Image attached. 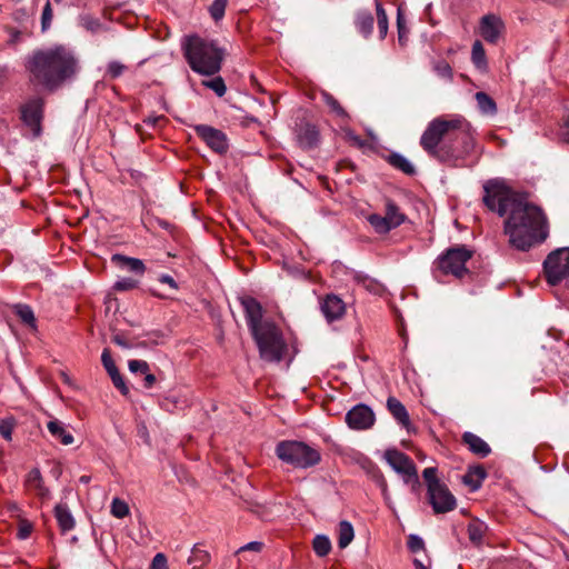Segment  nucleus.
<instances>
[{
	"label": "nucleus",
	"mask_w": 569,
	"mask_h": 569,
	"mask_svg": "<svg viewBox=\"0 0 569 569\" xmlns=\"http://www.w3.org/2000/svg\"><path fill=\"white\" fill-rule=\"evenodd\" d=\"M471 61L478 70H480L482 72L488 70V60H487L486 51H485L483 44L480 40H476L472 43Z\"/></svg>",
	"instance_id": "28"
},
{
	"label": "nucleus",
	"mask_w": 569,
	"mask_h": 569,
	"mask_svg": "<svg viewBox=\"0 0 569 569\" xmlns=\"http://www.w3.org/2000/svg\"><path fill=\"white\" fill-rule=\"evenodd\" d=\"M244 311V318L250 330L253 333L261 329L267 320H262L263 310L261 303L253 297L247 296L240 299Z\"/></svg>",
	"instance_id": "15"
},
{
	"label": "nucleus",
	"mask_w": 569,
	"mask_h": 569,
	"mask_svg": "<svg viewBox=\"0 0 569 569\" xmlns=\"http://www.w3.org/2000/svg\"><path fill=\"white\" fill-rule=\"evenodd\" d=\"M106 371L109 373V376H110V378H111V379H113L114 377H117L118 375H120V372H119V370H118L117 366H116V367H113L112 369H110V370H106Z\"/></svg>",
	"instance_id": "61"
},
{
	"label": "nucleus",
	"mask_w": 569,
	"mask_h": 569,
	"mask_svg": "<svg viewBox=\"0 0 569 569\" xmlns=\"http://www.w3.org/2000/svg\"><path fill=\"white\" fill-rule=\"evenodd\" d=\"M193 129L197 136L214 152L222 154L228 151V139L221 130L208 124H197Z\"/></svg>",
	"instance_id": "12"
},
{
	"label": "nucleus",
	"mask_w": 569,
	"mask_h": 569,
	"mask_svg": "<svg viewBox=\"0 0 569 569\" xmlns=\"http://www.w3.org/2000/svg\"><path fill=\"white\" fill-rule=\"evenodd\" d=\"M112 341H113L117 346H119V347H121V348H124V349H130V348H131V345H130V343H128V342L126 341V339H124L123 337L119 336V335L113 336Z\"/></svg>",
	"instance_id": "57"
},
{
	"label": "nucleus",
	"mask_w": 569,
	"mask_h": 569,
	"mask_svg": "<svg viewBox=\"0 0 569 569\" xmlns=\"http://www.w3.org/2000/svg\"><path fill=\"white\" fill-rule=\"evenodd\" d=\"M297 140L301 148L312 149L320 142V133L315 124L301 122L297 128Z\"/></svg>",
	"instance_id": "18"
},
{
	"label": "nucleus",
	"mask_w": 569,
	"mask_h": 569,
	"mask_svg": "<svg viewBox=\"0 0 569 569\" xmlns=\"http://www.w3.org/2000/svg\"><path fill=\"white\" fill-rule=\"evenodd\" d=\"M379 38L383 40L388 33V16L379 0H375Z\"/></svg>",
	"instance_id": "32"
},
{
	"label": "nucleus",
	"mask_w": 569,
	"mask_h": 569,
	"mask_svg": "<svg viewBox=\"0 0 569 569\" xmlns=\"http://www.w3.org/2000/svg\"><path fill=\"white\" fill-rule=\"evenodd\" d=\"M251 336L257 343L261 359L269 362L282 360L287 345L281 330L274 322L267 320L264 326Z\"/></svg>",
	"instance_id": "6"
},
{
	"label": "nucleus",
	"mask_w": 569,
	"mask_h": 569,
	"mask_svg": "<svg viewBox=\"0 0 569 569\" xmlns=\"http://www.w3.org/2000/svg\"><path fill=\"white\" fill-rule=\"evenodd\" d=\"M505 31L506 24L498 14L488 13L481 17L478 32L486 42L497 44Z\"/></svg>",
	"instance_id": "11"
},
{
	"label": "nucleus",
	"mask_w": 569,
	"mask_h": 569,
	"mask_svg": "<svg viewBox=\"0 0 569 569\" xmlns=\"http://www.w3.org/2000/svg\"><path fill=\"white\" fill-rule=\"evenodd\" d=\"M54 516L63 532L70 531L74 528V518L67 505H57L54 508Z\"/></svg>",
	"instance_id": "24"
},
{
	"label": "nucleus",
	"mask_w": 569,
	"mask_h": 569,
	"mask_svg": "<svg viewBox=\"0 0 569 569\" xmlns=\"http://www.w3.org/2000/svg\"><path fill=\"white\" fill-rule=\"evenodd\" d=\"M387 408L391 416L401 425L407 431H410L411 421L406 407L395 397L387 399Z\"/></svg>",
	"instance_id": "20"
},
{
	"label": "nucleus",
	"mask_w": 569,
	"mask_h": 569,
	"mask_svg": "<svg viewBox=\"0 0 569 569\" xmlns=\"http://www.w3.org/2000/svg\"><path fill=\"white\" fill-rule=\"evenodd\" d=\"M472 251L466 246H457L447 249L435 261L433 277L438 279V273L452 274L456 278H462L468 273L466 263L471 259Z\"/></svg>",
	"instance_id": "7"
},
{
	"label": "nucleus",
	"mask_w": 569,
	"mask_h": 569,
	"mask_svg": "<svg viewBox=\"0 0 569 569\" xmlns=\"http://www.w3.org/2000/svg\"><path fill=\"white\" fill-rule=\"evenodd\" d=\"M320 309L328 322H333L343 317L346 312V303L337 295H327L321 303Z\"/></svg>",
	"instance_id": "17"
},
{
	"label": "nucleus",
	"mask_w": 569,
	"mask_h": 569,
	"mask_svg": "<svg viewBox=\"0 0 569 569\" xmlns=\"http://www.w3.org/2000/svg\"><path fill=\"white\" fill-rule=\"evenodd\" d=\"M387 161L395 169L403 172L407 176L416 174V167L405 156L398 152H392L387 157Z\"/></svg>",
	"instance_id": "25"
},
{
	"label": "nucleus",
	"mask_w": 569,
	"mask_h": 569,
	"mask_svg": "<svg viewBox=\"0 0 569 569\" xmlns=\"http://www.w3.org/2000/svg\"><path fill=\"white\" fill-rule=\"evenodd\" d=\"M397 27H398L399 40L401 41L402 38L405 37L407 30L405 28V20H403V17H402L400 10H398V14H397Z\"/></svg>",
	"instance_id": "55"
},
{
	"label": "nucleus",
	"mask_w": 569,
	"mask_h": 569,
	"mask_svg": "<svg viewBox=\"0 0 569 569\" xmlns=\"http://www.w3.org/2000/svg\"><path fill=\"white\" fill-rule=\"evenodd\" d=\"M346 422L355 430L369 429L375 423V413L367 405L359 403L347 412Z\"/></svg>",
	"instance_id": "16"
},
{
	"label": "nucleus",
	"mask_w": 569,
	"mask_h": 569,
	"mask_svg": "<svg viewBox=\"0 0 569 569\" xmlns=\"http://www.w3.org/2000/svg\"><path fill=\"white\" fill-rule=\"evenodd\" d=\"M413 565H415L416 569H428L429 568V561H427V563H426L422 560H420L419 558H415Z\"/></svg>",
	"instance_id": "59"
},
{
	"label": "nucleus",
	"mask_w": 569,
	"mask_h": 569,
	"mask_svg": "<svg viewBox=\"0 0 569 569\" xmlns=\"http://www.w3.org/2000/svg\"><path fill=\"white\" fill-rule=\"evenodd\" d=\"M475 98H476L478 108L482 113L490 114V116L497 113V104H496L495 100L490 96H488L486 92H482V91L477 92Z\"/></svg>",
	"instance_id": "31"
},
{
	"label": "nucleus",
	"mask_w": 569,
	"mask_h": 569,
	"mask_svg": "<svg viewBox=\"0 0 569 569\" xmlns=\"http://www.w3.org/2000/svg\"><path fill=\"white\" fill-rule=\"evenodd\" d=\"M14 311L22 322L31 327L36 326V318L33 311L28 305H16Z\"/></svg>",
	"instance_id": "35"
},
{
	"label": "nucleus",
	"mask_w": 569,
	"mask_h": 569,
	"mask_svg": "<svg viewBox=\"0 0 569 569\" xmlns=\"http://www.w3.org/2000/svg\"><path fill=\"white\" fill-rule=\"evenodd\" d=\"M27 485L29 489L36 491L41 498H46L49 495V490L43 485L42 476L39 469H32L27 476Z\"/></svg>",
	"instance_id": "27"
},
{
	"label": "nucleus",
	"mask_w": 569,
	"mask_h": 569,
	"mask_svg": "<svg viewBox=\"0 0 569 569\" xmlns=\"http://www.w3.org/2000/svg\"><path fill=\"white\" fill-rule=\"evenodd\" d=\"M487 477V472L481 466L469 467L467 473L463 476V482L471 488L478 490L482 481Z\"/></svg>",
	"instance_id": "26"
},
{
	"label": "nucleus",
	"mask_w": 569,
	"mask_h": 569,
	"mask_svg": "<svg viewBox=\"0 0 569 569\" xmlns=\"http://www.w3.org/2000/svg\"><path fill=\"white\" fill-rule=\"evenodd\" d=\"M482 201L488 210L506 217L503 231L511 247L528 251L549 237V220L541 207L528 194L512 190L501 179H489L483 186Z\"/></svg>",
	"instance_id": "1"
},
{
	"label": "nucleus",
	"mask_w": 569,
	"mask_h": 569,
	"mask_svg": "<svg viewBox=\"0 0 569 569\" xmlns=\"http://www.w3.org/2000/svg\"><path fill=\"white\" fill-rule=\"evenodd\" d=\"M355 538V530L351 522L342 520L338 526V546L340 549L347 548Z\"/></svg>",
	"instance_id": "30"
},
{
	"label": "nucleus",
	"mask_w": 569,
	"mask_h": 569,
	"mask_svg": "<svg viewBox=\"0 0 569 569\" xmlns=\"http://www.w3.org/2000/svg\"><path fill=\"white\" fill-rule=\"evenodd\" d=\"M79 480L82 483H88L90 481V477L89 476H81Z\"/></svg>",
	"instance_id": "64"
},
{
	"label": "nucleus",
	"mask_w": 569,
	"mask_h": 569,
	"mask_svg": "<svg viewBox=\"0 0 569 569\" xmlns=\"http://www.w3.org/2000/svg\"><path fill=\"white\" fill-rule=\"evenodd\" d=\"M543 271L549 284L557 286L569 279V248L551 251L543 261Z\"/></svg>",
	"instance_id": "8"
},
{
	"label": "nucleus",
	"mask_w": 569,
	"mask_h": 569,
	"mask_svg": "<svg viewBox=\"0 0 569 569\" xmlns=\"http://www.w3.org/2000/svg\"><path fill=\"white\" fill-rule=\"evenodd\" d=\"M51 436L59 440L62 445L69 446L73 443L74 438L72 433L66 428L64 423L58 419L50 420L47 425Z\"/></svg>",
	"instance_id": "23"
},
{
	"label": "nucleus",
	"mask_w": 569,
	"mask_h": 569,
	"mask_svg": "<svg viewBox=\"0 0 569 569\" xmlns=\"http://www.w3.org/2000/svg\"><path fill=\"white\" fill-rule=\"evenodd\" d=\"M111 380H112L114 387L117 389H119L122 395L127 396L129 393V389L126 386V382H124V380H123L121 375H118L117 377H114Z\"/></svg>",
	"instance_id": "52"
},
{
	"label": "nucleus",
	"mask_w": 569,
	"mask_h": 569,
	"mask_svg": "<svg viewBox=\"0 0 569 569\" xmlns=\"http://www.w3.org/2000/svg\"><path fill=\"white\" fill-rule=\"evenodd\" d=\"M263 543L260 541H251L242 547H240L237 551V553L243 552V551H253V552H260L262 550Z\"/></svg>",
	"instance_id": "50"
},
{
	"label": "nucleus",
	"mask_w": 569,
	"mask_h": 569,
	"mask_svg": "<svg viewBox=\"0 0 569 569\" xmlns=\"http://www.w3.org/2000/svg\"><path fill=\"white\" fill-rule=\"evenodd\" d=\"M111 261L116 263L119 268L126 269L139 276H142L146 271V266L143 261L138 258H131L116 253L111 257Z\"/></svg>",
	"instance_id": "21"
},
{
	"label": "nucleus",
	"mask_w": 569,
	"mask_h": 569,
	"mask_svg": "<svg viewBox=\"0 0 569 569\" xmlns=\"http://www.w3.org/2000/svg\"><path fill=\"white\" fill-rule=\"evenodd\" d=\"M14 428V421L12 419L0 420V435L8 441L11 440V435Z\"/></svg>",
	"instance_id": "47"
},
{
	"label": "nucleus",
	"mask_w": 569,
	"mask_h": 569,
	"mask_svg": "<svg viewBox=\"0 0 569 569\" xmlns=\"http://www.w3.org/2000/svg\"><path fill=\"white\" fill-rule=\"evenodd\" d=\"M487 530L488 526L483 521L472 520L468 525V536L470 541L476 546H481Z\"/></svg>",
	"instance_id": "29"
},
{
	"label": "nucleus",
	"mask_w": 569,
	"mask_h": 569,
	"mask_svg": "<svg viewBox=\"0 0 569 569\" xmlns=\"http://www.w3.org/2000/svg\"><path fill=\"white\" fill-rule=\"evenodd\" d=\"M429 502L436 513H445L456 508V498L445 483L432 486L428 491Z\"/></svg>",
	"instance_id": "13"
},
{
	"label": "nucleus",
	"mask_w": 569,
	"mask_h": 569,
	"mask_svg": "<svg viewBox=\"0 0 569 569\" xmlns=\"http://www.w3.org/2000/svg\"><path fill=\"white\" fill-rule=\"evenodd\" d=\"M274 452L282 462L298 469L311 468L321 460L320 452L302 441H280L277 443Z\"/></svg>",
	"instance_id": "5"
},
{
	"label": "nucleus",
	"mask_w": 569,
	"mask_h": 569,
	"mask_svg": "<svg viewBox=\"0 0 569 569\" xmlns=\"http://www.w3.org/2000/svg\"><path fill=\"white\" fill-rule=\"evenodd\" d=\"M366 279H367V278H366L365 276H362L361 273H358V272H357V273H355V280H356L357 282H365V281H366Z\"/></svg>",
	"instance_id": "63"
},
{
	"label": "nucleus",
	"mask_w": 569,
	"mask_h": 569,
	"mask_svg": "<svg viewBox=\"0 0 569 569\" xmlns=\"http://www.w3.org/2000/svg\"><path fill=\"white\" fill-rule=\"evenodd\" d=\"M158 224L163 228V229H169L170 228V223L168 221H164V220H161V219H158Z\"/></svg>",
	"instance_id": "62"
},
{
	"label": "nucleus",
	"mask_w": 569,
	"mask_h": 569,
	"mask_svg": "<svg viewBox=\"0 0 569 569\" xmlns=\"http://www.w3.org/2000/svg\"><path fill=\"white\" fill-rule=\"evenodd\" d=\"M192 552H193V556L194 557H199V559L201 561H207L208 558H209V555L206 551H202V550H200V549H198L196 547L193 548Z\"/></svg>",
	"instance_id": "58"
},
{
	"label": "nucleus",
	"mask_w": 569,
	"mask_h": 569,
	"mask_svg": "<svg viewBox=\"0 0 569 569\" xmlns=\"http://www.w3.org/2000/svg\"><path fill=\"white\" fill-rule=\"evenodd\" d=\"M162 119V117H158V116H154V117H148L144 122L149 126H156V123Z\"/></svg>",
	"instance_id": "60"
},
{
	"label": "nucleus",
	"mask_w": 569,
	"mask_h": 569,
	"mask_svg": "<svg viewBox=\"0 0 569 569\" xmlns=\"http://www.w3.org/2000/svg\"><path fill=\"white\" fill-rule=\"evenodd\" d=\"M43 104L41 98H34L29 100L21 109L22 120L31 129L34 137H39L41 133Z\"/></svg>",
	"instance_id": "14"
},
{
	"label": "nucleus",
	"mask_w": 569,
	"mask_h": 569,
	"mask_svg": "<svg viewBox=\"0 0 569 569\" xmlns=\"http://www.w3.org/2000/svg\"><path fill=\"white\" fill-rule=\"evenodd\" d=\"M228 0H213L209 7V12L214 21H219L223 18Z\"/></svg>",
	"instance_id": "38"
},
{
	"label": "nucleus",
	"mask_w": 569,
	"mask_h": 569,
	"mask_svg": "<svg viewBox=\"0 0 569 569\" xmlns=\"http://www.w3.org/2000/svg\"><path fill=\"white\" fill-rule=\"evenodd\" d=\"M202 84L211 90L214 91V93L218 96V97H222L224 96L226 91H227V87L224 84V81L221 77H216L211 80H206L202 82Z\"/></svg>",
	"instance_id": "39"
},
{
	"label": "nucleus",
	"mask_w": 569,
	"mask_h": 569,
	"mask_svg": "<svg viewBox=\"0 0 569 569\" xmlns=\"http://www.w3.org/2000/svg\"><path fill=\"white\" fill-rule=\"evenodd\" d=\"M32 531V525L26 520L19 523L17 537L21 540L27 539Z\"/></svg>",
	"instance_id": "48"
},
{
	"label": "nucleus",
	"mask_w": 569,
	"mask_h": 569,
	"mask_svg": "<svg viewBox=\"0 0 569 569\" xmlns=\"http://www.w3.org/2000/svg\"><path fill=\"white\" fill-rule=\"evenodd\" d=\"M101 362L106 370H110L113 367H116L114 361L112 360V357L110 355V351L108 349H104L101 355Z\"/></svg>",
	"instance_id": "51"
},
{
	"label": "nucleus",
	"mask_w": 569,
	"mask_h": 569,
	"mask_svg": "<svg viewBox=\"0 0 569 569\" xmlns=\"http://www.w3.org/2000/svg\"><path fill=\"white\" fill-rule=\"evenodd\" d=\"M422 477L423 479L426 480L427 482V486H428V491L430 490V488L435 485V486H439L441 485V482L437 479V469L433 468V467H429V468H426L423 471H422Z\"/></svg>",
	"instance_id": "45"
},
{
	"label": "nucleus",
	"mask_w": 569,
	"mask_h": 569,
	"mask_svg": "<svg viewBox=\"0 0 569 569\" xmlns=\"http://www.w3.org/2000/svg\"><path fill=\"white\" fill-rule=\"evenodd\" d=\"M138 284H139L138 280L130 278V277H124L114 282L113 289L117 291H128V290L136 289L138 287Z\"/></svg>",
	"instance_id": "40"
},
{
	"label": "nucleus",
	"mask_w": 569,
	"mask_h": 569,
	"mask_svg": "<svg viewBox=\"0 0 569 569\" xmlns=\"http://www.w3.org/2000/svg\"><path fill=\"white\" fill-rule=\"evenodd\" d=\"M128 367L131 373L144 375L149 371V363L144 360H129Z\"/></svg>",
	"instance_id": "43"
},
{
	"label": "nucleus",
	"mask_w": 569,
	"mask_h": 569,
	"mask_svg": "<svg viewBox=\"0 0 569 569\" xmlns=\"http://www.w3.org/2000/svg\"><path fill=\"white\" fill-rule=\"evenodd\" d=\"M80 24H81V27H83L86 30H88L90 32H98V31L102 30V28H103V26L101 24L99 19H97L90 14L81 16Z\"/></svg>",
	"instance_id": "37"
},
{
	"label": "nucleus",
	"mask_w": 569,
	"mask_h": 569,
	"mask_svg": "<svg viewBox=\"0 0 569 569\" xmlns=\"http://www.w3.org/2000/svg\"><path fill=\"white\" fill-rule=\"evenodd\" d=\"M406 220V214L401 212L400 208L390 199L386 202V214L380 216L377 213L370 214L368 221L376 232L385 234L392 229L401 226Z\"/></svg>",
	"instance_id": "10"
},
{
	"label": "nucleus",
	"mask_w": 569,
	"mask_h": 569,
	"mask_svg": "<svg viewBox=\"0 0 569 569\" xmlns=\"http://www.w3.org/2000/svg\"><path fill=\"white\" fill-rule=\"evenodd\" d=\"M419 144L437 161L448 167L461 168L475 150V131L462 116H441L427 124Z\"/></svg>",
	"instance_id": "2"
},
{
	"label": "nucleus",
	"mask_w": 569,
	"mask_h": 569,
	"mask_svg": "<svg viewBox=\"0 0 569 569\" xmlns=\"http://www.w3.org/2000/svg\"><path fill=\"white\" fill-rule=\"evenodd\" d=\"M322 101L326 103V106L338 117L345 118L347 117V112L345 109L340 106L339 101L329 92L322 91L321 92Z\"/></svg>",
	"instance_id": "34"
},
{
	"label": "nucleus",
	"mask_w": 569,
	"mask_h": 569,
	"mask_svg": "<svg viewBox=\"0 0 569 569\" xmlns=\"http://www.w3.org/2000/svg\"><path fill=\"white\" fill-rule=\"evenodd\" d=\"M407 546L412 553L425 551V541L418 535H409Z\"/></svg>",
	"instance_id": "41"
},
{
	"label": "nucleus",
	"mask_w": 569,
	"mask_h": 569,
	"mask_svg": "<svg viewBox=\"0 0 569 569\" xmlns=\"http://www.w3.org/2000/svg\"><path fill=\"white\" fill-rule=\"evenodd\" d=\"M159 282L168 284L171 289L178 290L177 281L169 274H160L158 278Z\"/></svg>",
	"instance_id": "54"
},
{
	"label": "nucleus",
	"mask_w": 569,
	"mask_h": 569,
	"mask_svg": "<svg viewBox=\"0 0 569 569\" xmlns=\"http://www.w3.org/2000/svg\"><path fill=\"white\" fill-rule=\"evenodd\" d=\"M183 56L192 71L213 76L221 69L223 49L211 39L198 34L187 36L182 42Z\"/></svg>",
	"instance_id": "4"
},
{
	"label": "nucleus",
	"mask_w": 569,
	"mask_h": 569,
	"mask_svg": "<svg viewBox=\"0 0 569 569\" xmlns=\"http://www.w3.org/2000/svg\"><path fill=\"white\" fill-rule=\"evenodd\" d=\"M559 136L562 141L569 143V116L563 120V123L560 127Z\"/></svg>",
	"instance_id": "53"
},
{
	"label": "nucleus",
	"mask_w": 569,
	"mask_h": 569,
	"mask_svg": "<svg viewBox=\"0 0 569 569\" xmlns=\"http://www.w3.org/2000/svg\"><path fill=\"white\" fill-rule=\"evenodd\" d=\"M355 27L357 31L368 39L373 31V16L369 10L361 9L356 12Z\"/></svg>",
	"instance_id": "22"
},
{
	"label": "nucleus",
	"mask_w": 569,
	"mask_h": 569,
	"mask_svg": "<svg viewBox=\"0 0 569 569\" xmlns=\"http://www.w3.org/2000/svg\"><path fill=\"white\" fill-rule=\"evenodd\" d=\"M383 458L392 470L402 478L406 485H412L413 487L419 485L416 465L409 456L391 448L385 451Z\"/></svg>",
	"instance_id": "9"
},
{
	"label": "nucleus",
	"mask_w": 569,
	"mask_h": 569,
	"mask_svg": "<svg viewBox=\"0 0 569 569\" xmlns=\"http://www.w3.org/2000/svg\"><path fill=\"white\" fill-rule=\"evenodd\" d=\"M143 376V387L147 389H150L156 383V376L148 371V373L142 375Z\"/></svg>",
	"instance_id": "56"
},
{
	"label": "nucleus",
	"mask_w": 569,
	"mask_h": 569,
	"mask_svg": "<svg viewBox=\"0 0 569 569\" xmlns=\"http://www.w3.org/2000/svg\"><path fill=\"white\" fill-rule=\"evenodd\" d=\"M30 81L49 91H54L72 80L80 70L73 50L57 44L32 51L26 60Z\"/></svg>",
	"instance_id": "3"
},
{
	"label": "nucleus",
	"mask_w": 569,
	"mask_h": 569,
	"mask_svg": "<svg viewBox=\"0 0 569 569\" xmlns=\"http://www.w3.org/2000/svg\"><path fill=\"white\" fill-rule=\"evenodd\" d=\"M462 442L472 453L480 458H486L491 452L490 446L482 438L470 431L462 435Z\"/></svg>",
	"instance_id": "19"
},
{
	"label": "nucleus",
	"mask_w": 569,
	"mask_h": 569,
	"mask_svg": "<svg viewBox=\"0 0 569 569\" xmlns=\"http://www.w3.org/2000/svg\"><path fill=\"white\" fill-rule=\"evenodd\" d=\"M126 69H127V67L124 64H122L121 62L111 61L108 63L107 74L111 79H116V78H119L124 72Z\"/></svg>",
	"instance_id": "46"
},
{
	"label": "nucleus",
	"mask_w": 569,
	"mask_h": 569,
	"mask_svg": "<svg viewBox=\"0 0 569 569\" xmlns=\"http://www.w3.org/2000/svg\"><path fill=\"white\" fill-rule=\"evenodd\" d=\"M312 548L318 557H326L331 551V541L326 535H317Z\"/></svg>",
	"instance_id": "33"
},
{
	"label": "nucleus",
	"mask_w": 569,
	"mask_h": 569,
	"mask_svg": "<svg viewBox=\"0 0 569 569\" xmlns=\"http://www.w3.org/2000/svg\"><path fill=\"white\" fill-rule=\"evenodd\" d=\"M110 512L114 518L122 519L129 515V506L120 498H113Z\"/></svg>",
	"instance_id": "36"
},
{
	"label": "nucleus",
	"mask_w": 569,
	"mask_h": 569,
	"mask_svg": "<svg viewBox=\"0 0 569 569\" xmlns=\"http://www.w3.org/2000/svg\"><path fill=\"white\" fill-rule=\"evenodd\" d=\"M52 17H53V13H52V8H51V4H50V1H47L44 7H43L42 14H41V29H42V31H47L50 28L51 21H52Z\"/></svg>",
	"instance_id": "44"
},
{
	"label": "nucleus",
	"mask_w": 569,
	"mask_h": 569,
	"mask_svg": "<svg viewBox=\"0 0 569 569\" xmlns=\"http://www.w3.org/2000/svg\"><path fill=\"white\" fill-rule=\"evenodd\" d=\"M151 569H168L167 558L163 553H157L151 562Z\"/></svg>",
	"instance_id": "49"
},
{
	"label": "nucleus",
	"mask_w": 569,
	"mask_h": 569,
	"mask_svg": "<svg viewBox=\"0 0 569 569\" xmlns=\"http://www.w3.org/2000/svg\"><path fill=\"white\" fill-rule=\"evenodd\" d=\"M433 70L441 78H445L448 80L452 79V68L445 60H441V61H438L437 63H435Z\"/></svg>",
	"instance_id": "42"
}]
</instances>
